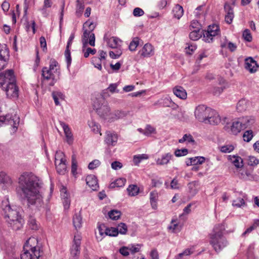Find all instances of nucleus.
I'll return each mask as SVG.
<instances>
[{
	"instance_id": "f257e3e1",
	"label": "nucleus",
	"mask_w": 259,
	"mask_h": 259,
	"mask_svg": "<svg viewBox=\"0 0 259 259\" xmlns=\"http://www.w3.org/2000/svg\"><path fill=\"white\" fill-rule=\"evenodd\" d=\"M44 183L37 176L30 172L22 173L18 179L16 192L22 199L27 201L28 207L31 206L38 208L42 206Z\"/></svg>"
},
{
	"instance_id": "f03ea898",
	"label": "nucleus",
	"mask_w": 259,
	"mask_h": 259,
	"mask_svg": "<svg viewBox=\"0 0 259 259\" xmlns=\"http://www.w3.org/2000/svg\"><path fill=\"white\" fill-rule=\"evenodd\" d=\"M2 209L6 222L14 230L21 229L24 223V220L16 209L12 208L8 198H5L2 202Z\"/></svg>"
},
{
	"instance_id": "7ed1b4c3",
	"label": "nucleus",
	"mask_w": 259,
	"mask_h": 259,
	"mask_svg": "<svg viewBox=\"0 0 259 259\" xmlns=\"http://www.w3.org/2000/svg\"><path fill=\"white\" fill-rule=\"evenodd\" d=\"M103 101V99H96L94 101L93 106L97 110L98 114L104 120L112 122L126 116L127 113L123 111L116 110L111 112L109 107L102 103Z\"/></svg>"
},
{
	"instance_id": "20e7f679",
	"label": "nucleus",
	"mask_w": 259,
	"mask_h": 259,
	"mask_svg": "<svg viewBox=\"0 0 259 259\" xmlns=\"http://www.w3.org/2000/svg\"><path fill=\"white\" fill-rule=\"evenodd\" d=\"M224 230V226L218 224L214 226L212 232L209 235V243L218 252L221 251L228 244V242L223 235Z\"/></svg>"
},
{
	"instance_id": "39448f33",
	"label": "nucleus",
	"mask_w": 259,
	"mask_h": 259,
	"mask_svg": "<svg viewBox=\"0 0 259 259\" xmlns=\"http://www.w3.org/2000/svg\"><path fill=\"white\" fill-rule=\"evenodd\" d=\"M34 238H30L26 241L23 247V252L21 254V259H39L42 255V250L38 245L32 246L30 242L35 241Z\"/></svg>"
},
{
	"instance_id": "423d86ee",
	"label": "nucleus",
	"mask_w": 259,
	"mask_h": 259,
	"mask_svg": "<svg viewBox=\"0 0 259 259\" xmlns=\"http://www.w3.org/2000/svg\"><path fill=\"white\" fill-rule=\"evenodd\" d=\"M58 63L54 60H51L49 67H44L41 70V77L42 81H50L49 85L53 86L57 80L56 74L59 75L57 66Z\"/></svg>"
},
{
	"instance_id": "0eeeda50",
	"label": "nucleus",
	"mask_w": 259,
	"mask_h": 259,
	"mask_svg": "<svg viewBox=\"0 0 259 259\" xmlns=\"http://www.w3.org/2000/svg\"><path fill=\"white\" fill-rule=\"evenodd\" d=\"M254 122V120L249 117H243L234 121L231 126V132L233 135H237Z\"/></svg>"
},
{
	"instance_id": "6e6552de",
	"label": "nucleus",
	"mask_w": 259,
	"mask_h": 259,
	"mask_svg": "<svg viewBox=\"0 0 259 259\" xmlns=\"http://www.w3.org/2000/svg\"><path fill=\"white\" fill-rule=\"evenodd\" d=\"M82 237L78 232H76L73 237L72 245L70 248V257L71 259H78L80 253V245Z\"/></svg>"
},
{
	"instance_id": "1a4fd4ad",
	"label": "nucleus",
	"mask_w": 259,
	"mask_h": 259,
	"mask_svg": "<svg viewBox=\"0 0 259 259\" xmlns=\"http://www.w3.org/2000/svg\"><path fill=\"white\" fill-rule=\"evenodd\" d=\"M212 110L204 105H199L196 107L195 110V118L198 121L204 123Z\"/></svg>"
},
{
	"instance_id": "9d476101",
	"label": "nucleus",
	"mask_w": 259,
	"mask_h": 259,
	"mask_svg": "<svg viewBox=\"0 0 259 259\" xmlns=\"http://www.w3.org/2000/svg\"><path fill=\"white\" fill-rule=\"evenodd\" d=\"M219 27L218 25L213 24L208 27L207 30L203 33L202 39L205 42H210L213 40V37L219 34Z\"/></svg>"
},
{
	"instance_id": "9b49d317",
	"label": "nucleus",
	"mask_w": 259,
	"mask_h": 259,
	"mask_svg": "<svg viewBox=\"0 0 259 259\" xmlns=\"http://www.w3.org/2000/svg\"><path fill=\"white\" fill-rule=\"evenodd\" d=\"M4 89H5L8 97L14 99H16L18 97L19 89L16 84L15 80L14 81H9Z\"/></svg>"
},
{
	"instance_id": "f8f14e48",
	"label": "nucleus",
	"mask_w": 259,
	"mask_h": 259,
	"mask_svg": "<svg viewBox=\"0 0 259 259\" xmlns=\"http://www.w3.org/2000/svg\"><path fill=\"white\" fill-rule=\"evenodd\" d=\"M84 31L82 36V48L85 49L89 44L91 46L95 45V35L94 33L90 32L87 29H83Z\"/></svg>"
},
{
	"instance_id": "ddd939ff",
	"label": "nucleus",
	"mask_w": 259,
	"mask_h": 259,
	"mask_svg": "<svg viewBox=\"0 0 259 259\" xmlns=\"http://www.w3.org/2000/svg\"><path fill=\"white\" fill-rule=\"evenodd\" d=\"M9 81H15L14 71L12 70H8L5 72L0 73V87L5 88L6 85Z\"/></svg>"
},
{
	"instance_id": "4468645a",
	"label": "nucleus",
	"mask_w": 259,
	"mask_h": 259,
	"mask_svg": "<svg viewBox=\"0 0 259 259\" xmlns=\"http://www.w3.org/2000/svg\"><path fill=\"white\" fill-rule=\"evenodd\" d=\"M138 53L142 58H150L155 54V48L151 44L146 43Z\"/></svg>"
},
{
	"instance_id": "2eb2a0df",
	"label": "nucleus",
	"mask_w": 259,
	"mask_h": 259,
	"mask_svg": "<svg viewBox=\"0 0 259 259\" xmlns=\"http://www.w3.org/2000/svg\"><path fill=\"white\" fill-rule=\"evenodd\" d=\"M118 135L114 132L107 131L105 133L104 142L108 146H115L118 141Z\"/></svg>"
},
{
	"instance_id": "dca6fc26",
	"label": "nucleus",
	"mask_w": 259,
	"mask_h": 259,
	"mask_svg": "<svg viewBox=\"0 0 259 259\" xmlns=\"http://www.w3.org/2000/svg\"><path fill=\"white\" fill-rule=\"evenodd\" d=\"M60 125L62 127L65 136V141L69 144L71 145L73 142V134L68 125L63 121H59Z\"/></svg>"
},
{
	"instance_id": "f3484780",
	"label": "nucleus",
	"mask_w": 259,
	"mask_h": 259,
	"mask_svg": "<svg viewBox=\"0 0 259 259\" xmlns=\"http://www.w3.org/2000/svg\"><path fill=\"white\" fill-rule=\"evenodd\" d=\"M74 38V34L71 33L70 35L69 39L67 41V44L66 46V50L65 51V56L66 59V62L67 63V67L68 68L70 67L71 64V53L70 50V47L72 45V41Z\"/></svg>"
},
{
	"instance_id": "a211bd4d",
	"label": "nucleus",
	"mask_w": 259,
	"mask_h": 259,
	"mask_svg": "<svg viewBox=\"0 0 259 259\" xmlns=\"http://www.w3.org/2000/svg\"><path fill=\"white\" fill-rule=\"evenodd\" d=\"M206 119V121L204 122L205 123H209L212 125H217L220 123L221 121L219 114L214 110H212Z\"/></svg>"
},
{
	"instance_id": "6ab92c4d",
	"label": "nucleus",
	"mask_w": 259,
	"mask_h": 259,
	"mask_svg": "<svg viewBox=\"0 0 259 259\" xmlns=\"http://www.w3.org/2000/svg\"><path fill=\"white\" fill-rule=\"evenodd\" d=\"M257 65L256 61L251 57L246 58L245 60V67L246 70L250 73H254L256 71Z\"/></svg>"
},
{
	"instance_id": "aec40b11",
	"label": "nucleus",
	"mask_w": 259,
	"mask_h": 259,
	"mask_svg": "<svg viewBox=\"0 0 259 259\" xmlns=\"http://www.w3.org/2000/svg\"><path fill=\"white\" fill-rule=\"evenodd\" d=\"M219 81L220 86L213 87L212 90L213 94L215 96L220 95L225 89L228 88V83L224 79L220 78Z\"/></svg>"
},
{
	"instance_id": "412c9836",
	"label": "nucleus",
	"mask_w": 259,
	"mask_h": 259,
	"mask_svg": "<svg viewBox=\"0 0 259 259\" xmlns=\"http://www.w3.org/2000/svg\"><path fill=\"white\" fill-rule=\"evenodd\" d=\"M224 9L226 13L225 17V21L227 23L230 24L232 22L234 17L233 9L229 4L226 3L224 5Z\"/></svg>"
},
{
	"instance_id": "4be33fe9",
	"label": "nucleus",
	"mask_w": 259,
	"mask_h": 259,
	"mask_svg": "<svg viewBox=\"0 0 259 259\" xmlns=\"http://www.w3.org/2000/svg\"><path fill=\"white\" fill-rule=\"evenodd\" d=\"M86 184L93 191H96L99 188L98 180L94 175H89L87 177Z\"/></svg>"
},
{
	"instance_id": "5701e85b",
	"label": "nucleus",
	"mask_w": 259,
	"mask_h": 259,
	"mask_svg": "<svg viewBox=\"0 0 259 259\" xmlns=\"http://www.w3.org/2000/svg\"><path fill=\"white\" fill-rule=\"evenodd\" d=\"M60 193L64 209H67L69 208L70 200L66 188L63 187L60 190Z\"/></svg>"
},
{
	"instance_id": "b1692460",
	"label": "nucleus",
	"mask_w": 259,
	"mask_h": 259,
	"mask_svg": "<svg viewBox=\"0 0 259 259\" xmlns=\"http://www.w3.org/2000/svg\"><path fill=\"white\" fill-rule=\"evenodd\" d=\"M172 158L173 155L171 153L163 154L156 160V164L159 165L167 164Z\"/></svg>"
},
{
	"instance_id": "393cba45",
	"label": "nucleus",
	"mask_w": 259,
	"mask_h": 259,
	"mask_svg": "<svg viewBox=\"0 0 259 259\" xmlns=\"http://www.w3.org/2000/svg\"><path fill=\"white\" fill-rule=\"evenodd\" d=\"M108 46L112 49H118L121 48L122 41L116 37L112 36L109 38L106 39Z\"/></svg>"
},
{
	"instance_id": "a878e982",
	"label": "nucleus",
	"mask_w": 259,
	"mask_h": 259,
	"mask_svg": "<svg viewBox=\"0 0 259 259\" xmlns=\"http://www.w3.org/2000/svg\"><path fill=\"white\" fill-rule=\"evenodd\" d=\"M174 94L181 99H186L187 94L186 90L181 86H176L173 88Z\"/></svg>"
},
{
	"instance_id": "bb28decb",
	"label": "nucleus",
	"mask_w": 259,
	"mask_h": 259,
	"mask_svg": "<svg viewBox=\"0 0 259 259\" xmlns=\"http://www.w3.org/2000/svg\"><path fill=\"white\" fill-rule=\"evenodd\" d=\"M194 251L192 248H187L183 252L175 256L174 259H190V255L194 253Z\"/></svg>"
},
{
	"instance_id": "cd10ccee",
	"label": "nucleus",
	"mask_w": 259,
	"mask_h": 259,
	"mask_svg": "<svg viewBox=\"0 0 259 259\" xmlns=\"http://www.w3.org/2000/svg\"><path fill=\"white\" fill-rule=\"evenodd\" d=\"M73 224L76 230L79 229L82 227V220L80 212L74 215L73 217Z\"/></svg>"
},
{
	"instance_id": "c85d7f7f",
	"label": "nucleus",
	"mask_w": 259,
	"mask_h": 259,
	"mask_svg": "<svg viewBox=\"0 0 259 259\" xmlns=\"http://www.w3.org/2000/svg\"><path fill=\"white\" fill-rule=\"evenodd\" d=\"M0 183L5 185L6 186H11L12 184V181L11 178L7 174L4 172H0Z\"/></svg>"
},
{
	"instance_id": "c756f323",
	"label": "nucleus",
	"mask_w": 259,
	"mask_h": 259,
	"mask_svg": "<svg viewBox=\"0 0 259 259\" xmlns=\"http://www.w3.org/2000/svg\"><path fill=\"white\" fill-rule=\"evenodd\" d=\"M172 12L174 18L180 19L184 14V10L181 6L177 4L174 7Z\"/></svg>"
},
{
	"instance_id": "7c9ffc66",
	"label": "nucleus",
	"mask_w": 259,
	"mask_h": 259,
	"mask_svg": "<svg viewBox=\"0 0 259 259\" xmlns=\"http://www.w3.org/2000/svg\"><path fill=\"white\" fill-rule=\"evenodd\" d=\"M84 0H77L76 4L75 15L77 17H80L84 9Z\"/></svg>"
},
{
	"instance_id": "2f4dec72",
	"label": "nucleus",
	"mask_w": 259,
	"mask_h": 259,
	"mask_svg": "<svg viewBox=\"0 0 259 259\" xmlns=\"http://www.w3.org/2000/svg\"><path fill=\"white\" fill-rule=\"evenodd\" d=\"M229 159L237 168L242 167L243 165V160L240 156L236 155L230 156Z\"/></svg>"
},
{
	"instance_id": "473e14b6",
	"label": "nucleus",
	"mask_w": 259,
	"mask_h": 259,
	"mask_svg": "<svg viewBox=\"0 0 259 259\" xmlns=\"http://www.w3.org/2000/svg\"><path fill=\"white\" fill-rule=\"evenodd\" d=\"M57 172L61 175H64L67 171L66 162H62L55 163Z\"/></svg>"
},
{
	"instance_id": "72a5a7b5",
	"label": "nucleus",
	"mask_w": 259,
	"mask_h": 259,
	"mask_svg": "<svg viewBox=\"0 0 259 259\" xmlns=\"http://www.w3.org/2000/svg\"><path fill=\"white\" fill-rule=\"evenodd\" d=\"M35 22L34 20H32L30 22L28 21L27 20H26L25 22L24 23V28L26 31L27 32H29L31 29L32 30L33 34H35Z\"/></svg>"
},
{
	"instance_id": "f704fd0d",
	"label": "nucleus",
	"mask_w": 259,
	"mask_h": 259,
	"mask_svg": "<svg viewBox=\"0 0 259 259\" xmlns=\"http://www.w3.org/2000/svg\"><path fill=\"white\" fill-rule=\"evenodd\" d=\"M248 102L245 99L239 101L236 106V109L238 112H241L246 110Z\"/></svg>"
},
{
	"instance_id": "c9c22d12",
	"label": "nucleus",
	"mask_w": 259,
	"mask_h": 259,
	"mask_svg": "<svg viewBox=\"0 0 259 259\" xmlns=\"http://www.w3.org/2000/svg\"><path fill=\"white\" fill-rule=\"evenodd\" d=\"M88 125L94 133L96 134L99 133H100V135H101V133H100V126L95 121L92 120L89 121Z\"/></svg>"
},
{
	"instance_id": "e433bc0d",
	"label": "nucleus",
	"mask_w": 259,
	"mask_h": 259,
	"mask_svg": "<svg viewBox=\"0 0 259 259\" xmlns=\"http://www.w3.org/2000/svg\"><path fill=\"white\" fill-rule=\"evenodd\" d=\"M27 225L30 229L33 230H38L39 225L36 220L32 217H30L28 221Z\"/></svg>"
},
{
	"instance_id": "4c0bfd02",
	"label": "nucleus",
	"mask_w": 259,
	"mask_h": 259,
	"mask_svg": "<svg viewBox=\"0 0 259 259\" xmlns=\"http://www.w3.org/2000/svg\"><path fill=\"white\" fill-rule=\"evenodd\" d=\"M127 191L130 196H134L138 195L139 192V189L135 185H131L127 188Z\"/></svg>"
},
{
	"instance_id": "58836bf2",
	"label": "nucleus",
	"mask_w": 259,
	"mask_h": 259,
	"mask_svg": "<svg viewBox=\"0 0 259 259\" xmlns=\"http://www.w3.org/2000/svg\"><path fill=\"white\" fill-rule=\"evenodd\" d=\"M126 183V180L124 178H119L110 185V187L113 188L115 187H121L123 186Z\"/></svg>"
},
{
	"instance_id": "ea45409f",
	"label": "nucleus",
	"mask_w": 259,
	"mask_h": 259,
	"mask_svg": "<svg viewBox=\"0 0 259 259\" xmlns=\"http://www.w3.org/2000/svg\"><path fill=\"white\" fill-rule=\"evenodd\" d=\"M158 102L163 107H172L174 104V103L169 97L162 98Z\"/></svg>"
},
{
	"instance_id": "a19ab883",
	"label": "nucleus",
	"mask_w": 259,
	"mask_h": 259,
	"mask_svg": "<svg viewBox=\"0 0 259 259\" xmlns=\"http://www.w3.org/2000/svg\"><path fill=\"white\" fill-rule=\"evenodd\" d=\"M202 37V32L200 30H193L189 34L190 38L194 41L199 39Z\"/></svg>"
},
{
	"instance_id": "79ce46f5",
	"label": "nucleus",
	"mask_w": 259,
	"mask_h": 259,
	"mask_svg": "<svg viewBox=\"0 0 259 259\" xmlns=\"http://www.w3.org/2000/svg\"><path fill=\"white\" fill-rule=\"evenodd\" d=\"M66 162L64 154L61 151H57L55 154V163Z\"/></svg>"
},
{
	"instance_id": "37998d69",
	"label": "nucleus",
	"mask_w": 259,
	"mask_h": 259,
	"mask_svg": "<svg viewBox=\"0 0 259 259\" xmlns=\"http://www.w3.org/2000/svg\"><path fill=\"white\" fill-rule=\"evenodd\" d=\"M108 214L111 219L113 220H117L120 218L121 213L119 210L112 209L108 212Z\"/></svg>"
},
{
	"instance_id": "c03bdc74",
	"label": "nucleus",
	"mask_w": 259,
	"mask_h": 259,
	"mask_svg": "<svg viewBox=\"0 0 259 259\" xmlns=\"http://www.w3.org/2000/svg\"><path fill=\"white\" fill-rule=\"evenodd\" d=\"M52 97L54 100L55 105L58 106L60 105L59 101V99H63L64 98L63 94L60 92H53L52 93Z\"/></svg>"
},
{
	"instance_id": "a18cd8bd",
	"label": "nucleus",
	"mask_w": 259,
	"mask_h": 259,
	"mask_svg": "<svg viewBox=\"0 0 259 259\" xmlns=\"http://www.w3.org/2000/svg\"><path fill=\"white\" fill-rule=\"evenodd\" d=\"M148 158L147 155L145 154L135 155L133 158V161L135 165H138L142 160L147 159Z\"/></svg>"
},
{
	"instance_id": "49530a36",
	"label": "nucleus",
	"mask_w": 259,
	"mask_h": 259,
	"mask_svg": "<svg viewBox=\"0 0 259 259\" xmlns=\"http://www.w3.org/2000/svg\"><path fill=\"white\" fill-rule=\"evenodd\" d=\"M139 40L140 39L138 37H134L133 39L128 46V48L131 51H136L137 47L139 45Z\"/></svg>"
},
{
	"instance_id": "de8ad7c7",
	"label": "nucleus",
	"mask_w": 259,
	"mask_h": 259,
	"mask_svg": "<svg viewBox=\"0 0 259 259\" xmlns=\"http://www.w3.org/2000/svg\"><path fill=\"white\" fill-rule=\"evenodd\" d=\"M197 184L198 183L196 181L192 182L188 184L189 192L193 195H195L197 193L198 190L196 188Z\"/></svg>"
},
{
	"instance_id": "09e8293b",
	"label": "nucleus",
	"mask_w": 259,
	"mask_h": 259,
	"mask_svg": "<svg viewBox=\"0 0 259 259\" xmlns=\"http://www.w3.org/2000/svg\"><path fill=\"white\" fill-rule=\"evenodd\" d=\"M116 49V50L114 51L109 52V56L112 59L118 58L122 54V51L121 49V48H119Z\"/></svg>"
},
{
	"instance_id": "8fccbe9b",
	"label": "nucleus",
	"mask_w": 259,
	"mask_h": 259,
	"mask_svg": "<svg viewBox=\"0 0 259 259\" xmlns=\"http://www.w3.org/2000/svg\"><path fill=\"white\" fill-rule=\"evenodd\" d=\"M248 164L251 166H255L259 164V160L254 156H249L247 158Z\"/></svg>"
},
{
	"instance_id": "3c124183",
	"label": "nucleus",
	"mask_w": 259,
	"mask_h": 259,
	"mask_svg": "<svg viewBox=\"0 0 259 259\" xmlns=\"http://www.w3.org/2000/svg\"><path fill=\"white\" fill-rule=\"evenodd\" d=\"M191 160L192 161L193 165H196L204 163L205 160V158L203 156H196L191 157Z\"/></svg>"
},
{
	"instance_id": "603ef678",
	"label": "nucleus",
	"mask_w": 259,
	"mask_h": 259,
	"mask_svg": "<svg viewBox=\"0 0 259 259\" xmlns=\"http://www.w3.org/2000/svg\"><path fill=\"white\" fill-rule=\"evenodd\" d=\"M105 234V235L115 237L118 235V232L116 228H106Z\"/></svg>"
},
{
	"instance_id": "864d4df0",
	"label": "nucleus",
	"mask_w": 259,
	"mask_h": 259,
	"mask_svg": "<svg viewBox=\"0 0 259 259\" xmlns=\"http://www.w3.org/2000/svg\"><path fill=\"white\" fill-rule=\"evenodd\" d=\"M185 142H187L188 143H194V140L190 134H185L184 135L182 138L179 140V142L180 143H183Z\"/></svg>"
},
{
	"instance_id": "5fc2aeb1",
	"label": "nucleus",
	"mask_w": 259,
	"mask_h": 259,
	"mask_svg": "<svg viewBox=\"0 0 259 259\" xmlns=\"http://www.w3.org/2000/svg\"><path fill=\"white\" fill-rule=\"evenodd\" d=\"M253 137V132L251 130H248L244 132L243 138L244 141L250 142Z\"/></svg>"
},
{
	"instance_id": "6e6d98bb",
	"label": "nucleus",
	"mask_w": 259,
	"mask_h": 259,
	"mask_svg": "<svg viewBox=\"0 0 259 259\" xmlns=\"http://www.w3.org/2000/svg\"><path fill=\"white\" fill-rule=\"evenodd\" d=\"M117 229V231L118 233H120L121 234H125L127 231V226L125 224L121 223L118 224L117 227L116 228Z\"/></svg>"
},
{
	"instance_id": "4d7b16f0",
	"label": "nucleus",
	"mask_w": 259,
	"mask_h": 259,
	"mask_svg": "<svg viewBox=\"0 0 259 259\" xmlns=\"http://www.w3.org/2000/svg\"><path fill=\"white\" fill-rule=\"evenodd\" d=\"M77 162L74 155L72 156L71 172L73 175L77 174Z\"/></svg>"
},
{
	"instance_id": "13d9d810",
	"label": "nucleus",
	"mask_w": 259,
	"mask_h": 259,
	"mask_svg": "<svg viewBox=\"0 0 259 259\" xmlns=\"http://www.w3.org/2000/svg\"><path fill=\"white\" fill-rule=\"evenodd\" d=\"M101 61V58L95 57L93 58L92 62L95 67L101 70L102 69Z\"/></svg>"
},
{
	"instance_id": "bf43d9fd",
	"label": "nucleus",
	"mask_w": 259,
	"mask_h": 259,
	"mask_svg": "<svg viewBox=\"0 0 259 259\" xmlns=\"http://www.w3.org/2000/svg\"><path fill=\"white\" fill-rule=\"evenodd\" d=\"M221 47L222 48H224L226 47H227L230 50V51L233 52L236 49V46L235 44L232 42H225L224 43H222L221 44Z\"/></svg>"
},
{
	"instance_id": "052dcab7",
	"label": "nucleus",
	"mask_w": 259,
	"mask_h": 259,
	"mask_svg": "<svg viewBox=\"0 0 259 259\" xmlns=\"http://www.w3.org/2000/svg\"><path fill=\"white\" fill-rule=\"evenodd\" d=\"M242 36L244 40L248 42L251 41L252 39V35L250 32V30L248 29H246L243 32Z\"/></svg>"
},
{
	"instance_id": "680f3d73",
	"label": "nucleus",
	"mask_w": 259,
	"mask_h": 259,
	"mask_svg": "<svg viewBox=\"0 0 259 259\" xmlns=\"http://www.w3.org/2000/svg\"><path fill=\"white\" fill-rule=\"evenodd\" d=\"M188 153V149L183 148L182 149H177L175 151V155L177 157H181L186 155Z\"/></svg>"
},
{
	"instance_id": "e2e57ef3",
	"label": "nucleus",
	"mask_w": 259,
	"mask_h": 259,
	"mask_svg": "<svg viewBox=\"0 0 259 259\" xmlns=\"http://www.w3.org/2000/svg\"><path fill=\"white\" fill-rule=\"evenodd\" d=\"M244 204L245 201L244 199L240 197L237 198L236 200H234L232 203V205L234 206H236L237 207H240Z\"/></svg>"
},
{
	"instance_id": "0e129e2a",
	"label": "nucleus",
	"mask_w": 259,
	"mask_h": 259,
	"mask_svg": "<svg viewBox=\"0 0 259 259\" xmlns=\"http://www.w3.org/2000/svg\"><path fill=\"white\" fill-rule=\"evenodd\" d=\"M155 129L153 126L150 125H147L143 134L147 136H149L152 134L155 133Z\"/></svg>"
},
{
	"instance_id": "69168bd1",
	"label": "nucleus",
	"mask_w": 259,
	"mask_h": 259,
	"mask_svg": "<svg viewBox=\"0 0 259 259\" xmlns=\"http://www.w3.org/2000/svg\"><path fill=\"white\" fill-rule=\"evenodd\" d=\"M101 164L100 161L98 159H95L91 162L88 165V168L90 169H94L98 167Z\"/></svg>"
},
{
	"instance_id": "338daca9",
	"label": "nucleus",
	"mask_w": 259,
	"mask_h": 259,
	"mask_svg": "<svg viewBox=\"0 0 259 259\" xmlns=\"http://www.w3.org/2000/svg\"><path fill=\"white\" fill-rule=\"evenodd\" d=\"M128 250L131 252L132 253L138 252L140 251L141 245L137 244L136 245H130L128 246Z\"/></svg>"
},
{
	"instance_id": "774afa93",
	"label": "nucleus",
	"mask_w": 259,
	"mask_h": 259,
	"mask_svg": "<svg viewBox=\"0 0 259 259\" xmlns=\"http://www.w3.org/2000/svg\"><path fill=\"white\" fill-rule=\"evenodd\" d=\"M220 150L223 153H230L234 150V147L231 145H225L222 146Z\"/></svg>"
}]
</instances>
